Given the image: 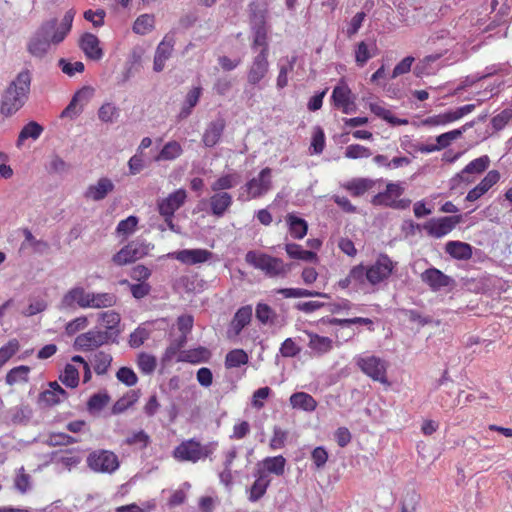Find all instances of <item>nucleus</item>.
<instances>
[{
	"instance_id": "nucleus-1",
	"label": "nucleus",
	"mask_w": 512,
	"mask_h": 512,
	"mask_svg": "<svg viewBox=\"0 0 512 512\" xmlns=\"http://www.w3.org/2000/svg\"><path fill=\"white\" fill-rule=\"evenodd\" d=\"M31 87V74L23 70L17 74L0 98V115L10 118L21 110L29 99Z\"/></svg>"
},
{
	"instance_id": "nucleus-2",
	"label": "nucleus",
	"mask_w": 512,
	"mask_h": 512,
	"mask_svg": "<svg viewBox=\"0 0 512 512\" xmlns=\"http://www.w3.org/2000/svg\"><path fill=\"white\" fill-rule=\"evenodd\" d=\"M245 261L254 268L264 271L270 277L283 276L290 271V265L285 264L282 259L265 253L248 251Z\"/></svg>"
},
{
	"instance_id": "nucleus-3",
	"label": "nucleus",
	"mask_w": 512,
	"mask_h": 512,
	"mask_svg": "<svg viewBox=\"0 0 512 512\" xmlns=\"http://www.w3.org/2000/svg\"><path fill=\"white\" fill-rule=\"evenodd\" d=\"M87 465L94 472L112 474L119 468V460L113 452L100 449L88 455Z\"/></svg>"
},
{
	"instance_id": "nucleus-4",
	"label": "nucleus",
	"mask_w": 512,
	"mask_h": 512,
	"mask_svg": "<svg viewBox=\"0 0 512 512\" xmlns=\"http://www.w3.org/2000/svg\"><path fill=\"white\" fill-rule=\"evenodd\" d=\"M356 365L368 377L380 383H386V363L379 357L374 355L358 356Z\"/></svg>"
},
{
	"instance_id": "nucleus-5",
	"label": "nucleus",
	"mask_w": 512,
	"mask_h": 512,
	"mask_svg": "<svg viewBox=\"0 0 512 512\" xmlns=\"http://www.w3.org/2000/svg\"><path fill=\"white\" fill-rule=\"evenodd\" d=\"M366 267L368 271V283L375 286L386 281L391 276L395 268V263L387 254L381 253L372 265Z\"/></svg>"
},
{
	"instance_id": "nucleus-6",
	"label": "nucleus",
	"mask_w": 512,
	"mask_h": 512,
	"mask_svg": "<svg viewBox=\"0 0 512 512\" xmlns=\"http://www.w3.org/2000/svg\"><path fill=\"white\" fill-rule=\"evenodd\" d=\"M89 292L81 285H75L68 289L62 296L58 309L60 311H75L76 309H87Z\"/></svg>"
},
{
	"instance_id": "nucleus-7",
	"label": "nucleus",
	"mask_w": 512,
	"mask_h": 512,
	"mask_svg": "<svg viewBox=\"0 0 512 512\" xmlns=\"http://www.w3.org/2000/svg\"><path fill=\"white\" fill-rule=\"evenodd\" d=\"M252 33V51L257 52L256 55L269 56V42L263 14L253 13Z\"/></svg>"
},
{
	"instance_id": "nucleus-8",
	"label": "nucleus",
	"mask_w": 512,
	"mask_h": 512,
	"mask_svg": "<svg viewBox=\"0 0 512 512\" xmlns=\"http://www.w3.org/2000/svg\"><path fill=\"white\" fill-rule=\"evenodd\" d=\"M112 343L111 338L100 329H91L75 338L73 347L77 351H91Z\"/></svg>"
},
{
	"instance_id": "nucleus-9",
	"label": "nucleus",
	"mask_w": 512,
	"mask_h": 512,
	"mask_svg": "<svg viewBox=\"0 0 512 512\" xmlns=\"http://www.w3.org/2000/svg\"><path fill=\"white\" fill-rule=\"evenodd\" d=\"M462 222V215L445 216L432 218L427 221L423 228L429 236L442 238L449 234L459 223Z\"/></svg>"
},
{
	"instance_id": "nucleus-10",
	"label": "nucleus",
	"mask_w": 512,
	"mask_h": 512,
	"mask_svg": "<svg viewBox=\"0 0 512 512\" xmlns=\"http://www.w3.org/2000/svg\"><path fill=\"white\" fill-rule=\"evenodd\" d=\"M272 170L269 167L262 169L257 177L250 179L244 186L249 197L248 199H257L267 194L272 188L271 179Z\"/></svg>"
},
{
	"instance_id": "nucleus-11",
	"label": "nucleus",
	"mask_w": 512,
	"mask_h": 512,
	"mask_svg": "<svg viewBox=\"0 0 512 512\" xmlns=\"http://www.w3.org/2000/svg\"><path fill=\"white\" fill-rule=\"evenodd\" d=\"M269 56L255 55L247 70V83L258 89H263V80L269 73Z\"/></svg>"
},
{
	"instance_id": "nucleus-12",
	"label": "nucleus",
	"mask_w": 512,
	"mask_h": 512,
	"mask_svg": "<svg viewBox=\"0 0 512 512\" xmlns=\"http://www.w3.org/2000/svg\"><path fill=\"white\" fill-rule=\"evenodd\" d=\"M147 254V246L140 241H132L122 247L113 255L112 261L118 266H123L142 258Z\"/></svg>"
},
{
	"instance_id": "nucleus-13",
	"label": "nucleus",
	"mask_w": 512,
	"mask_h": 512,
	"mask_svg": "<svg viewBox=\"0 0 512 512\" xmlns=\"http://www.w3.org/2000/svg\"><path fill=\"white\" fill-rule=\"evenodd\" d=\"M93 88L89 86H84L80 90H78L70 100L69 104L66 108L61 112V118H70L75 119L78 117L83 111V106L87 104L89 99L93 95Z\"/></svg>"
},
{
	"instance_id": "nucleus-14",
	"label": "nucleus",
	"mask_w": 512,
	"mask_h": 512,
	"mask_svg": "<svg viewBox=\"0 0 512 512\" xmlns=\"http://www.w3.org/2000/svg\"><path fill=\"white\" fill-rule=\"evenodd\" d=\"M175 34L167 33L158 44L154 54L153 70L157 73L165 68L166 61L171 57L175 45Z\"/></svg>"
},
{
	"instance_id": "nucleus-15",
	"label": "nucleus",
	"mask_w": 512,
	"mask_h": 512,
	"mask_svg": "<svg viewBox=\"0 0 512 512\" xmlns=\"http://www.w3.org/2000/svg\"><path fill=\"white\" fill-rule=\"evenodd\" d=\"M187 198L186 190L180 188L167 197L158 200L157 207L161 216L174 217L175 212L180 209Z\"/></svg>"
},
{
	"instance_id": "nucleus-16",
	"label": "nucleus",
	"mask_w": 512,
	"mask_h": 512,
	"mask_svg": "<svg viewBox=\"0 0 512 512\" xmlns=\"http://www.w3.org/2000/svg\"><path fill=\"white\" fill-rule=\"evenodd\" d=\"M421 280L434 292L455 285V280L452 277L435 267L428 268L422 272Z\"/></svg>"
},
{
	"instance_id": "nucleus-17",
	"label": "nucleus",
	"mask_w": 512,
	"mask_h": 512,
	"mask_svg": "<svg viewBox=\"0 0 512 512\" xmlns=\"http://www.w3.org/2000/svg\"><path fill=\"white\" fill-rule=\"evenodd\" d=\"M173 456L180 462L196 463L201 459L200 442L189 439L175 447Z\"/></svg>"
},
{
	"instance_id": "nucleus-18",
	"label": "nucleus",
	"mask_w": 512,
	"mask_h": 512,
	"mask_svg": "<svg viewBox=\"0 0 512 512\" xmlns=\"http://www.w3.org/2000/svg\"><path fill=\"white\" fill-rule=\"evenodd\" d=\"M212 252L206 249H183L169 254L170 257L180 261L183 264L195 265L204 263L211 259Z\"/></svg>"
},
{
	"instance_id": "nucleus-19",
	"label": "nucleus",
	"mask_w": 512,
	"mask_h": 512,
	"mask_svg": "<svg viewBox=\"0 0 512 512\" xmlns=\"http://www.w3.org/2000/svg\"><path fill=\"white\" fill-rule=\"evenodd\" d=\"M226 127L225 119L222 117H218L215 120L211 121L202 136V142L205 147L212 148L214 147L221 139L223 132Z\"/></svg>"
},
{
	"instance_id": "nucleus-20",
	"label": "nucleus",
	"mask_w": 512,
	"mask_h": 512,
	"mask_svg": "<svg viewBox=\"0 0 512 512\" xmlns=\"http://www.w3.org/2000/svg\"><path fill=\"white\" fill-rule=\"evenodd\" d=\"M115 188L114 183L108 177H101L96 184L89 185L84 192V197L93 201H101Z\"/></svg>"
},
{
	"instance_id": "nucleus-21",
	"label": "nucleus",
	"mask_w": 512,
	"mask_h": 512,
	"mask_svg": "<svg viewBox=\"0 0 512 512\" xmlns=\"http://www.w3.org/2000/svg\"><path fill=\"white\" fill-rule=\"evenodd\" d=\"M79 47L87 58L98 61L103 57V50L100 47V41L92 33H84L79 40Z\"/></svg>"
},
{
	"instance_id": "nucleus-22",
	"label": "nucleus",
	"mask_w": 512,
	"mask_h": 512,
	"mask_svg": "<svg viewBox=\"0 0 512 512\" xmlns=\"http://www.w3.org/2000/svg\"><path fill=\"white\" fill-rule=\"evenodd\" d=\"M271 479L267 472L258 470L256 480L248 490V500L252 503L259 501L265 494L270 486Z\"/></svg>"
},
{
	"instance_id": "nucleus-23",
	"label": "nucleus",
	"mask_w": 512,
	"mask_h": 512,
	"mask_svg": "<svg viewBox=\"0 0 512 512\" xmlns=\"http://www.w3.org/2000/svg\"><path fill=\"white\" fill-rule=\"evenodd\" d=\"M100 319L104 324V333L111 338L112 343H118L120 335L119 324L121 321L119 313L115 311H106L100 314Z\"/></svg>"
},
{
	"instance_id": "nucleus-24",
	"label": "nucleus",
	"mask_w": 512,
	"mask_h": 512,
	"mask_svg": "<svg viewBox=\"0 0 512 512\" xmlns=\"http://www.w3.org/2000/svg\"><path fill=\"white\" fill-rule=\"evenodd\" d=\"M308 336L307 346L316 356H323L329 353L333 348V340L326 336H320L314 332H305Z\"/></svg>"
},
{
	"instance_id": "nucleus-25",
	"label": "nucleus",
	"mask_w": 512,
	"mask_h": 512,
	"mask_svg": "<svg viewBox=\"0 0 512 512\" xmlns=\"http://www.w3.org/2000/svg\"><path fill=\"white\" fill-rule=\"evenodd\" d=\"M211 214L220 218L233 204V198L228 192H215L209 199Z\"/></svg>"
},
{
	"instance_id": "nucleus-26",
	"label": "nucleus",
	"mask_w": 512,
	"mask_h": 512,
	"mask_svg": "<svg viewBox=\"0 0 512 512\" xmlns=\"http://www.w3.org/2000/svg\"><path fill=\"white\" fill-rule=\"evenodd\" d=\"M252 319V306L245 305L240 307L234 314L230 325L229 331H232L234 335H239L242 330L249 325Z\"/></svg>"
},
{
	"instance_id": "nucleus-27",
	"label": "nucleus",
	"mask_w": 512,
	"mask_h": 512,
	"mask_svg": "<svg viewBox=\"0 0 512 512\" xmlns=\"http://www.w3.org/2000/svg\"><path fill=\"white\" fill-rule=\"evenodd\" d=\"M489 163H490V159L487 155H483L479 158H476V159L472 160L471 162H469L464 167V169L459 174H457V176L454 178V180L460 179L461 181H465V182L469 183L472 180L469 179L468 175L469 174H480V173L484 172L488 168Z\"/></svg>"
},
{
	"instance_id": "nucleus-28",
	"label": "nucleus",
	"mask_w": 512,
	"mask_h": 512,
	"mask_svg": "<svg viewBox=\"0 0 512 512\" xmlns=\"http://www.w3.org/2000/svg\"><path fill=\"white\" fill-rule=\"evenodd\" d=\"M440 57V54H431L419 60L413 69L415 76L423 77L435 74L439 69L438 61Z\"/></svg>"
},
{
	"instance_id": "nucleus-29",
	"label": "nucleus",
	"mask_w": 512,
	"mask_h": 512,
	"mask_svg": "<svg viewBox=\"0 0 512 512\" xmlns=\"http://www.w3.org/2000/svg\"><path fill=\"white\" fill-rule=\"evenodd\" d=\"M117 296L110 292H89L87 309H103L116 305Z\"/></svg>"
},
{
	"instance_id": "nucleus-30",
	"label": "nucleus",
	"mask_w": 512,
	"mask_h": 512,
	"mask_svg": "<svg viewBox=\"0 0 512 512\" xmlns=\"http://www.w3.org/2000/svg\"><path fill=\"white\" fill-rule=\"evenodd\" d=\"M210 358V350L206 347L199 346L197 348L181 351L178 357V361L191 364H199L208 362Z\"/></svg>"
},
{
	"instance_id": "nucleus-31",
	"label": "nucleus",
	"mask_w": 512,
	"mask_h": 512,
	"mask_svg": "<svg viewBox=\"0 0 512 512\" xmlns=\"http://www.w3.org/2000/svg\"><path fill=\"white\" fill-rule=\"evenodd\" d=\"M297 55L282 57L278 62L279 73L276 79V87L280 90L288 85V74L293 71L297 62Z\"/></svg>"
},
{
	"instance_id": "nucleus-32",
	"label": "nucleus",
	"mask_w": 512,
	"mask_h": 512,
	"mask_svg": "<svg viewBox=\"0 0 512 512\" xmlns=\"http://www.w3.org/2000/svg\"><path fill=\"white\" fill-rule=\"evenodd\" d=\"M470 244L461 241H448L445 244V252L457 260H469L473 254Z\"/></svg>"
},
{
	"instance_id": "nucleus-33",
	"label": "nucleus",
	"mask_w": 512,
	"mask_h": 512,
	"mask_svg": "<svg viewBox=\"0 0 512 512\" xmlns=\"http://www.w3.org/2000/svg\"><path fill=\"white\" fill-rule=\"evenodd\" d=\"M290 405L294 409L312 412L317 407V401L306 392H295L290 396Z\"/></svg>"
},
{
	"instance_id": "nucleus-34",
	"label": "nucleus",
	"mask_w": 512,
	"mask_h": 512,
	"mask_svg": "<svg viewBox=\"0 0 512 512\" xmlns=\"http://www.w3.org/2000/svg\"><path fill=\"white\" fill-rule=\"evenodd\" d=\"M183 154L181 144L176 140L167 142L160 152L154 157L155 162L173 161Z\"/></svg>"
},
{
	"instance_id": "nucleus-35",
	"label": "nucleus",
	"mask_w": 512,
	"mask_h": 512,
	"mask_svg": "<svg viewBox=\"0 0 512 512\" xmlns=\"http://www.w3.org/2000/svg\"><path fill=\"white\" fill-rule=\"evenodd\" d=\"M375 182L368 178H354L343 185L353 197L363 196L367 191L373 188Z\"/></svg>"
},
{
	"instance_id": "nucleus-36",
	"label": "nucleus",
	"mask_w": 512,
	"mask_h": 512,
	"mask_svg": "<svg viewBox=\"0 0 512 512\" xmlns=\"http://www.w3.org/2000/svg\"><path fill=\"white\" fill-rule=\"evenodd\" d=\"M289 233L294 239H302L308 231V223L305 219L289 213L286 217Z\"/></svg>"
},
{
	"instance_id": "nucleus-37",
	"label": "nucleus",
	"mask_w": 512,
	"mask_h": 512,
	"mask_svg": "<svg viewBox=\"0 0 512 512\" xmlns=\"http://www.w3.org/2000/svg\"><path fill=\"white\" fill-rule=\"evenodd\" d=\"M44 128L36 121H30L21 129L17 141L16 146L19 148L23 145L24 141L27 139L37 140L41 134L43 133Z\"/></svg>"
},
{
	"instance_id": "nucleus-38",
	"label": "nucleus",
	"mask_w": 512,
	"mask_h": 512,
	"mask_svg": "<svg viewBox=\"0 0 512 512\" xmlns=\"http://www.w3.org/2000/svg\"><path fill=\"white\" fill-rule=\"evenodd\" d=\"M285 251L292 259L302 260L305 262H316L317 254L310 250H304L301 245L296 243H288L285 245Z\"/></svg>"
},
{
	"instance_id": "nucleus-39",
	"label": "nucleus",
	"mask_w": 512,
	"mask_h": 512,
	"mask_svg": "<svg viewBox=\"0 0 512 512\" xmlns=\"http://www.w3.org/2000/svg\"><path fill=\"white\" fill-rule=\"evenodd\" d=\"M475 125V121L465 123L462 127L454 129L445 133H442L436 137V142L439 146L444 149L448 147L452 141L460 138L464 132L472 128Z\"/></svg>"
},
{
	"instance_id": "nucleus-40",
	"label": "nucleus",
	"mask_w": 512,
	"mask_h": 512,
	"mask_svg": "<svg viewBox=\"0 0 512 512\" xmlns=\"http://www.w3.org/2000/svg\"><path fill=\"white\" fill-rule=\"evenodd\" d=\"M201 94L202 88L200 86L193 87L191 90H189L180 110L179 118L185 119L192 113L193 108L199 102Z\"/></svg>"
},
{
	"instance_id": "nucleus-41",
	"label": "nucleus",
	"mask_w": 512,
	"mask_h": 512,
	"mask_svg": "<svg viewBox=\"0 0 512 512\" xmlns=\"http://www.w3.org/2000/svg\"><path fill=\"white\" fill-rule=\"evenodd\" d=\"M356 97L347 84H339L334 87L331 95V101L334 107L340 108L348 104L350 100Z\"/></svg>"
},
{
	"instance_id": "nucleus-42",
	"label": "nucleus",
	"mask_w": 512,
	"mask_h": 512,
	"mask_svg": "<svg viewBox=\"0 0 512 512\" xmlns=\"http://www.w3.org/2000/svg\"><path fill=\"white\" fill-rule=\"evenodd\" d=\"M51 43L35 32L28 42L27 49L34 57H43L50 47Z\"/></svg>"
},
{
	"instance_id": "nucleus-43",
	"label": "nucleus",
	"mask_w": 512,
	"mask_h": 512,
	"mask_svg": "<svg viewBox=\"0 0 512 512\" xmlns=\"http://www.w3.org/2000/svg\"><path fill=\"white\" fill-rule=\"evenodd\" d=\"M239 181L240 176L237 173L225 174L211 184V190L214 192H226L225 190L232 189Z\"/></svg>"
},
{
	"instance_id": "nucleus-44",
	"label": "nucleus",
	"mask_w": 512,
	"mask_h": 512,
	"mask_svg": "<svg viewBox=\"0 0 512 512\" xmlns=\"http://www.w3.org/2000/svg\"><path fill=\"white\" fill-rule=\"evenodd\" d=\"M248 361V354L243 349H233L226 354L224 364L227 369H232L246 365Z\"/></svg>"
},
{
	"instance_id": "nucleus-45",
	"label": "nucleus",
	"mask_w": 512,
	"mask_h": 512,
	"mask_svg": "<svg viewBox=\"0 0 512 512\" xmlns=\"http://www.w3.org/2000/svg\"><path fill=\"white\" fill-rule=\"evenodd\" d=\"M37 33L43 38H46L48 42L51 44H59L55 40V35L58 33V20L57 18H52L47 21H44L40 27L36 30Z\"/></svg>"
},
{
	"instance_id": "nucleus-46",
	"label": "nucleus",
	"mask_w": 512,
	"mask_h": 512,
	"mask_svg": "<svg viewBox=\"0 0 512 512\" xmlns=\"http://www.w3.org/2000/svg\"><path fill=\"white\" fill-rule=\"evenodd\" d=\"M154 23V15L142 14L136 18L132 30L138 35H146L154 29Z\"/></svg>"
},
{
	"instance_id": "nucleus-47",
	"label": "nucleus",
	"mask_w": 512,
	"mask_h": 512,
	"mask_svg": "<svg viewBox=\"0 0 512 512\" xmlns=\"http://www.w3.org/2000/svg\"><path fill=\"white\" fill-rule=\"evenodd\" d=\"M30 367L26 365H20L12 368L8 371L5 377V381L8 385H14L18 382H28L29 380Z\"/></svg>"
},
{
	"instance_id": "nucleus-48",
	"label": "nucleus",
	"mask_w": 512,
	"mask_h": 512,
	"mask_svg": "<svg viewBox=\"0 0 512 512\" xmlns=\"http://www.w3.org/2000/svg\"><path fill=\"white\" fill-rule=\"evenodd\" d=\"M370 110L372 113H374L377 117L387 121L388 123L392 125H403L407 124L408 121L406 119H400L395 117L390 110L384 108L383 106L377 104V103H371L370 104Z\"/></svg>"
},
{
	"instance_id": "nucleus-49",
	"label": "nucleus",
	"mask_w": 512,
	"mask_h": 512,
	"mask_svg": "<svg viewBox=\"0 0 512 512\" xmlns=\"http://www.w3.org/2000/svg\"><path fill=\"white\" fill-rule=\"evenodd\" d=\"M76 11L71 8L64 14L61 23L58 25V33L55 35L57 42H62L71 31Z\"/></svg>"
},
{
	"instance_id": "nucleus-50",
	"label": "nucleus",
	"mask_w": 512,
	"mask_h": 512,
	"mask_svg": "<svg viewBox=\"0 0 512 512\" xmlns=\"http://www.w3.org/2000/svg\"><path fill=\"white\" fill-rule=\"evenodd\" d=\"M59 380L68 388H76L79 384V371L72 364H66Z\"/></svg>"
},
{
	"instance_id": "nucleus-51",
	"label": "nucleus",
	"mask_w": 512,
	"mask_h": 512,
	"mask_svg": "<svg viewBox=\"0 0 512 512\" xmlns=\"http://www.w3.org/2000/svg\"><path fill=\"white\" fill-rule=\"evenodd\" d=\"M255 316L261 324H274L277 314L266 303H258L255 309Z\"/></svg>"
},
{
	"instance_id": "nucleus-52",
	"label": "nucleus",
	"mask_w": 512,
	"mask_h": 512,
	"mask_svg": "<svg viewBox=\"0 0 512 512\" xmlns=\"http://www.w3.org/2000/svg\"><path fill=\"white\" fill-rule=\"evenodd\" d=\"M111 362L112 356L110 354L103 351L95 353L92 360L95 373L98 375L105 374L108 371Z\"/></svg>"
},
{
	"instance_id": "nucleus-53",
	"label": "nucleus",
	"mask_w": 512,
	"mask_h": 512,
	"mask_svg": "<svg viewBox=\"0 0 512 512\" xmlns=\"http://www.w3.org/2000/svg\"><path fill=\"white\" fill-rule=\"evenodd\" d=\"M143 53L144 50L141 47H135L132 49L127 60V64L129 65V67L126 70V79H128L134 72L139 71L141 67Z\"/></svg>"
},
{
	"instance_id": "nucleus-54",
	"label": "nucleus",
	"mask_w": 512,
	"mask_h": 512,
	"mask_svg": "<svg viewBox=\"0 0 512 512\" xmlns=\"http://www.w3.org/2000/svg\"><path fill=\"white\" fill-rule=\"evenodd\" d=\"M263 463L267 472L277 476L284 474L286 459L282 455L267 457L264 459Z\"/></svg>"
},
{
	"instance_id": "nucleus-55",
	"label": "nucleus",
	"mask_w": 512,
	"mask_h": 512,
	"mask_svg": "<svg viewBox=\"0 0 512 512\" xmlns=\"http://www.w3.org/2000/svg\"><path fill=\"white\" fill-rule=\"evenodd\" d=\"M138 222V217L134 215H130L126 219L121 220L116 227L117 235L128 237L129 235L133 234L138 225Z\"/></svg>"
},
{
	"instance_id": "nucleus-56",
	"label": "nucleus",
	"mask_w": 512,
	"mask_h": 512,
	"mask_svg": "<svg viewBox=\"0 0 512 512\" xmlns=\"http://www.w3.org/2000/svg\"><path fill=\"white\" fill-rule=\"evenodd\" d=\"M110 401V396L104 393H95L93 394L88 402L87 409L90 413L101 411Z\"/></svg>"
},
{
	"instance_id": "nucleus-57",
	"label": "nucleus",
	"mask_w": 512,
	"mask_h": 512,
	"mask_svg": "<svg viewBox=\"0 0 512 512\" xmlns=\"http://www.w3.org/2000/svg\"><path fill=\"white\" fill-rule=\"evenodd\" d=\"M150 337V331L143 326H138L129 336V346L131 348L140 347Z\"/></svg>"
},
{
	"instance_id": "nucleus-58",
	"label": "nucleus",
	"mask_w": 512,
	"mask_h": 512,
	"mask_svg": "<svg viewBox=\"0 0 512 512\" xmlns=\"http://www.w3.org/2000/svg\"><path fill=\"white\" fill-rule=\"evenodd\" d=\"M371 155V150L360 144H351L345 149V157L348 159L368 158Z\"/></svg>"
},
{
	"instance_id": "nucleus-59",
	"label": "nucleus",
	"mask_w": 512,
	"mask_h": 512,
	"mask_svg": "<svg viewBox=\"0 0 512 512\" xmlns=\"http://www.w3.org/2000/svg\"><path fill=\"white\" fill-rule=\"evenodd\" d=\"M373 57L369 45L365 41L358 43L355 49V62L359 67H363L369 59Z\"/></svg>"
},
{
	"instance_id": "nucleus-60",
	"label": "nucleus",
	"mask_w": 512,
	"mask_h": 512,
	"mask_svg": "<svg viewBox=\"0 0 512 512\" xmlns=\"http://www.w3.org/2000/svg\"><path fill=\"white\" fill-rule=\"evenodd\" d=\"M400 311L410 322H416L421 327H424L433 322V319L430 316L422 315L418 310L401 309Z\"/></svg>"
},
{
	"instance_id": "nucleus-61",
	"label": "nucleus",
	"mask_w": 512,
	"mask_h": 512,
	"mask_svg": "<svg viewBox=\"0 0 512 512\" xmlns=\"http://www.w3.org/2000/svg\"><path fill=\"white\" fill-rule=\"evenodd\" d=\"M187 343L185 335H180L178 338L171 341L170 345L166 348L164 353V360H171Z\"/></svg>"
},
{
	"instance_id": "nucleus-62",
	"label": "nucleus",
	"mask_w": 512,
	"mask_h": 512,
	"mask_svg": "<svg viewBox=\"0 0 512 512\" xmlns=\"http://www.w3.org/2000/svg\"><path fill=\"white\" fill-rule=\"evenodd\" d=\"M420 495L415 491H409L405 494L402 504L401 512H415L419 504Z\"/></svg>"
},
{
	"instance_id": "nucleus-63",
	"label": "nucleus",
	"mask_w": 512,
	"mask_h": 512,
	"mask_svg": "<svg viewBox=\"0 0 512 512\" xmlns=\"http://www.w3.org/2000/svg\"><path fill=\"white\" fill-rule=\"evenodd\" d=\"M19 348V341L15 338L10 339L0 348V360L5 364L13 355L18 352Z\"/></svg>"
},
{
	"instance_id": "nucleus-64",
	"label": "nucleus",
	"mask_w": 512,
	"mask_h": 512,
	"mask_svg": "<svg viewBox=\"0 0 512 512\" xmlns=\"http://www.w3.org/2000/svg\"><path fill=\"white\" fill-rule=\"evenodd\" d=\"M511 118L512 110L508 108L504 109L491 119V125L496 131L502 130L508 124Z\"/></svg>"
}]
</instances>
